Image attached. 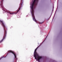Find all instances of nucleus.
Wrapping results in <instances>:
<instances>
[{
  "instance_id": "9",
  "label": "nucleus",
  "mask_w": 62,
  "mask_h": 62,
  "mask_svg": "<svg viewBox=\"0 0 62 62\" xmlns=\"http://www.w3.org/2000/svg\"><path fill=\"white\" fill-rule=\"evenodd\" d=\"M10 14H12V13H10Z\"/></svg>"
},
{
  "instance_id": "8",
  "label": "nucleus",
  "mask_w": 62,
  "mask_h": 62,
  "mask_svg": "<svg viewBox=\"0 0 62 62\" xmlns=\"http://www.w3.org/2000/svg\"><path fill=\"white\" fill-rule=\"evenodd\" d=\"M43 23V22H40V24H41V23Z\"/></svg>"
},
{
  "instance_id": "6",
  "label": "nucleus",
  "mask_w": 62,
  "mask_h": 62,
  "mask_svg": "<svg viewBox=\"0 0 62 62\" xmlns=\"http://www.w3.org/2000/svg\"><path fill=\"white\" fill-rule=\"evenodd\" d=\"M8 52V53H12V54H13L14 55L15 58H17L16 57V54L15 52L11 50L9 51Z\"/></svg>"
},
{
  "instance_id": "2",
  "label": "nucleus",
  "mask_w": 62,
  "mask_h": 62,
  "mask_svg": "<svg viewBox=\"0 0 62 62\" xmlns=\"http://www.w3.org/2000/svg\"><path fill=\"white\" fill-rule=\"evenodd\" d=\"M0 23H2V25L3 27L4 31V36L2 40L0 41V42L1 43V42H2V41H3L4 39H5V38H6V35H7V31L6 30V29H5L6 26H5V24H4V23L3 21L0 20Z\"/></svg>"
},
{
  "instance_id": "7",
  "label": "nucleus",
  "mask_w": 62,
  "mask_h": 62,
  "mask_svg": "<svg viewBox=\"0 0 62 62\" xmlns=\"http://www.w3.org/2000/svg\"><path fill=\"white\" fill-rule=\"evenodd\" d=\"M39 47V46H38V47L36 48V50H37V49H38V48Z\"/></svg>"
},
{
  "instance_id": "4",
  "label": "nucleus",
  "mask_w": 62,
  "mask_h": 62,
  "mask_svg": "<svg viewBox=\"0 0 62 62\" xmlns=\"http://www.w3.org/2000/svg\"><path fill=\"white\" fill-rule=\"evenodd\" d=\"M21 1H22V2H21L20 3V4L19 5V10L17 11V12L16 13H17L18 12V11L19 10H20V9H21V7H23V0H21Z\"/></svg>"
},
{
  "instance_id": "1",
  "label": "nucleus",
  "mask_w": 62,
  "mask_h": 62,
  "mask_svg": "<svg viewBox=\"0 0 62 62\" xmlns=\"http://www.w3.org/2000/svg\"><path fill=\"white\" fill-rule=\"evenodd\" d=\"M39 0H34V1H32V2L31 5V9L32 12H31V13L32 15V16L33 18V20L34 21H35L36 22L37 21L35 19V16H34V11L33 10V8L35 7L34 5H35L36 6L37 5L38 2Z\"/></svg>"
},
{
  "instance_id": "5",
  "label": "nucleus",
  "mask_w": 62,
  "mask_h": 62,
  "mask_svg": "<svg viewBox=\"0 0 62 62\" xmlns=\"http://www.w3.org/2000/svg\"><path fill=\"white\" fill-rule=\"evenodd\" d=\"M2 0L1 1L0 4V6L1 7V8H2V9H4V6H3V0Z\"/></svg>"
},
{
  "instance_id": "10",
  "label": "nucleus",
  "mask_w": 62,
  "mask_h": 62,
  "mask_svg": "<svg viewBox=\"0 0 62 62\" xmlns=\"http://www.w3.org/2000/svg\"><path fill=\"white\" fill-rule=\"evenodd\" d=\"M1 59H0H0H1Z\"/></svg>"
},
{
  "instance_id": "3",
  "label": "nucleus",
  "mask_w": 62,
  "mask_h": 62,
  "mask_svg": "<svg viewBox=\"0 0 62 62\" xmlns=\"http://www.w3.org/2000/svg\"><path fill=\"white\" fill-rule=\"evenodd\" d=\"M34 56L35 59H37V58L39 62V60L42 58V57L39 56L38 54V53L37 52V50L36 49H35L34 51Z\"/></svg>"
}]
</instances>
